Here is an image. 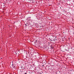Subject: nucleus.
Returning a JSON list of instances; mask_svg holds the SVG:
<instances>
[{
	"instance_id": "nucleus-1",
	"label": "nucleus",
	"mask_w": 74,
	"mask_h": 74,
	"mask_svg": "<svg viewBox=\"0 0 74 74\" xmlns=\"http://www.w3.org/2000/svg\"><path fill=\"white\" fill-rule=\"evenodd\" d=\"M28 3H34L33 2V0H28Z\"/></svg>"
},
{
	"instance_id": "nucleus-17",
	"label": "nucleus",
	"mask_w": 74,
	"mask_h": 74,
	"mask_svg": "<svg viewBox=\"0 0 74 74\" xmlns=\"http://www.w3.org/2000/svg\"><path fill=\"white\" fill-rule=\"evenodd\" d=\"M16 54H17V53H16Z\"/></svg>"
},
{
	"instance_id": "nucleus-14",
	"label": "nucleus",
	"mask_w": 74,
	"mask_h": 74,
	"mask_svg": "<svg viewBox=\"0 0 74 74\" xmlns=\"http://www.w3.org/2000/svg\"><path fill=\"white\" fill-rule=\"evenodd\" d=\"M1 59H2V58H1Z\"/></svg>"
},
{
	"instance_id": "nucleus-19",
	"label": "nucleus",
	"mask_w": 74,
	"mask_h": 74,
	"mask_svg": "<svg viewBox=\"0 0 74 74\" xmlns=\"http://www.w3.org/2000/svg\"><path fill=\"white\" fill-rule=\"evenodd\" d=\"M25 25H26V24H25Z\"/></svg>"
},
{
	"instance_id": "nucleus-5",
	"label": "nucleus",
	"mask_w": 74,
	"mask_h": 74,
	"mask_svg": "<svg viewBox=\"0 0 74 74\" xmlns=\"http://www.w3.org/2000/svg\"><path fill=\"white\" fill-rule=\"evenodd\" d=\"M24 74H27V72L24 73Z\"/></svg>"
},
{
	"instance_id": "nucleus-11",
	"label": "nucleus",
	"mask_w": 74,
	"mask_h": 74,
	"mask_svg": "<svg viewBox=\"0 0 74 74\" xmlns=\"http://www.w3.org/2000/svg\"><path fill=\"white\" fill-rule=\"evenodd\" d=\"M55 40H57V39H55Z\"/></svg>"
},
{
	"instance_id": "nucleus-4",
	"label": "nucleus",
	"mask_w": 74,
	"mask_h": 74,
	"mask_svg": "<svg viewBox=\"0 0 74 74\" xmlns=\"http://www.w3.org/2000/svg\"><path fill=\"white\" fill-rule=\"evenodd\" d=\"M37 40H36L35 41V44H37Z\"/></svg>"
},
{
	"instance_id": "nucleus-9",
	"label": "nucleus",
	"mask_w": 74,
	"mask_h": 74,
	"mask_svg": "<svg viewBox=\"0 0 74 74\" xmlns=\"http://www.w3.org/2000/svg\"><path fill=\"white\" fill-rule=\"evenodd\" d=\"M3 6H4V7H5V5H3Z\"/></svg>"
},
{
	"instance_id": "nucleus-8",
	"label": "nucleus",
	"mask_w": 74,
	"mask_h": 74,
	"mask_svg": "<svg viewBox=\"0 0 74 74\" xmlns=\"http://www.w3.org/2000/svg\"><path fill=\"white\" fill-rule=\"evenodd\" d=\"M48 44H49H49H50V42H48Z\"/></svg>"
},
{
	"instance_id": "nucleus-2",
	"label": "nucleus",
	"mask_w": 74,
	"mask_h": 74,
	"mask_svg": "<svg viewBox=\"0 0 74 74\" xmlns=\"http://www.w3.org/2000/svg\"><path fill=\"white\" fill-rule=\"evenodd\" d=\"M24 65H23L21 66V67L22 70H25V67L23 66Z\"/></svg>"
},
{
	"instance_id": "nucleus-18",
	"label": "nucleus",
	"mask_w": 74,
	"mask_h": 74,
	"mask_svg": "<svg viewBox=\"0 0 74 74\" xmlns=\"http://www.w3.org/2000/svg\"><path fill=\"white\" fill-rule=\"evenodd\" d=\"M40 74H42V73H40Z\"/></svg>"
},
{
	"instance_id": "nucleus-7",
	"label": "nucleus",
	"mask_w": 74,
	"mask_h": 74,
	"mask_svg": "<svg viewBox=\"0 0 74 74\" xmlns=\"http://www.w3.org/2000/svg\"><path fill=\"white\" fill-rule=\"evenodd\" d=\"M28 18H29V19H30V18H31V17H28Z\"/></svg>"
},
{
	"instance_id": "nucleus-6",
	"label": "nucleus",
	"mask_w": 74,
	"mask_h": 74,
	"mask_svg": "<svg viewBox=\"0 0 74 74\" xmlns=\"http://www.w3.org/2000/svg\"><path fill=\"white\" fill-rule=\"evenodd\" d=\"M58 5H60V3H58Z\"/></svg>"
},
{
	"instance_id": "nucleus-13",
	"label": "nucleus",
	"mask_w": 74,
	"mask_h": 74,
	"mask_svg": "<svg viewBox=\"0 0 74 74\" xmlns=\"http://www.w3.org/2000/svg\"><path fill=\"white\" fill-rule=\"evenodd\" d=\"M73 34H74V32H73Z\"/></svg>"
},
{
	"instance_id": "nucleus-16",
	"label": "nucleus",
	"mask_w": 74,
	"mask_h": 74,
	"mask_svg": "<svg viewBox=\"0 0 74 74\" xmlns=\"http://www.w3.org/2000/svg\"><path fill=\"white\" fill-rule=\"evenodd\" d=\"M12 65H13V64H12Z\"/></svg>"
},
{
	"instance_id": "nucleus-3",
	"label": "nucleus",
	"mask_w": 74,
	"mask_h": 74,
	"mask_svg": "<svg viewBox=\"0 0 74 74\" xmlns=\"http://www.w3.org/2000/svg\"><path fill=\"white\" fill-rule=\"evenodd\" d=\"M11 66L12 68H13L14 69H15V66H14V65H12Z\"/></svg>"
},
{
	"instance_id": "nucleus-15",
	"label": "nucleus",
	"mask_w": 74,
	"mask_h": 74,
	"mask_svg": "<svg viewBox=\"0 0 74 74\" xmlns=\"http://www.w3.org/2000/svg\"><path fill=\"white\" fill-rule=\"evenodd\" d=\"M13 62H12V63H13Z\"/></svg>"
},
{
	"instance_id": "nucleus-10",
	"label": "nucleus",
	"mask_w": 74,
	"mask_h": 74,
	"mask_svg": "<svg viewBox=\"0 0 74 74\" xmlns=\"http://www.w3.org/2000/svg\"><path fill=\"white\" fill-rule=\"evenodd\" d=\"M53 41H55V39H54V40H53Z\"/></svg>"
},
{
	"instance_id": "nucleus-12",
	"label": "nucleus",
	"mask_w": 74,
	"mask_h": 74,
	"mask_svg": "<svg viewBox=\"0 0 74 74\" xmlns=\"http://www.w3.org/2000/svg\"><path fill=\"white\" fill-rule=\"evenodd\" d=\"M43 67H44V65H42Z\"/></svg>"
}]
</instances>
